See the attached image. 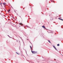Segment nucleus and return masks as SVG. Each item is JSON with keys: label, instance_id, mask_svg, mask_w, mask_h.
I'll return each mask as SVG.
<instances>
[{"label": "nucleus", "instance_id": "nucleus-1", "mask_svg": "<svg viewBox=\"0 0 63 63\" xmlns=\"http://www.w3.org/2000/svg\"><path fill=\"white\" fill-rule=\"evenodd\" d=\"M31 51L32 53L33 54H36V53H37V52L35 51H32V50H31Z\"/></svg>", "mask_w": 63, "mask_h": 63}, {"label": "nucleus", "instance_id": "nucleus-2", "mask_svg": "<svg viewBox=\"0 0 63 63\" xmlns=\"http://www.w3.org/2000/svg\"><path fill=\"white\" fill-rule=\"evenodd\" d=\"M30 47L31 48V50H32V49H33V47H31V46H30Z\"/></svg>", "mask_w": 63, "mask_h": 63}, {"label": "nucleus", "instance_id": "nucleus-3", "mask_svg": "<svg viewBox=\"0 0 63 63\" xmlns=\"http://www.w3.org/2000/svg\"><path fill=\"white\" fill-rule=\"evenodd\" d=\"M42 27L46 29V27L45 26H42Z\"/></svg>", "mask_w": 63, "mask_h": 63}, {"label": "nucleus", "instance_id": "nucleus-4", "mask_svg": "<svg viewBox=\"0 0 63 63\" xmlns=\"http://www.w3.org/2000/svg\"><path fill=\"white\" fill-rule=\"evenodd\" d=\"M3 4L4 5H6V3H5V2H4L3 3Z\"/></svg>", "mask_w": 63, "mask_h": 63}, {"label": "nucleus", "instance_id": "nucleus-5", "mask_svg": "<svg viewBox=\"0 0 63 63\" xmlns=\"http://www.w3.org/2000/svg\"><path fill=\"white\" fill-rule=\"evenodd\" d=\"M19 24L20 25H22V24H21V23H20Z\"/></svg>", "mask_w": 63, "mask_h": 63}, {"label": "nucleus", "instance_id": "nucleus-6", "mask_svg": "<svg viewBox=\"0 0 63 63\" xmlns=\"http://www.w3.org/2000/svg\"><path fill=\"white\" fill-rule=\"evenodd\" d=\"M59 19H60V20H61V19L60 18H59Z\"/></svg>", "mask_w": 63, "mask_h": 63}, {"label": "nucleus", "instance_id": "nucleus-7", "mask_svg": "<svg viewBox=\"0 0 63 63\" xmlns=\"http://www.w3.org/2000/svg\"><path fill=\"white\" fill-rule=\"evenodd\" d=\"M57 46H60L59 44H58L57 45Z\"/></svg>", "mask_w": 63, "mask_h": 63}, {"label": "nucleus", "instance_id": "nucleus-8", "mask_svg": "<svg viewBox=\"0 0 63 63\" xmlns=\"http://www.w3.org/2000/svg\"><path fill=\"white\" fill-rule=\"evenodd\" d=\"M54 47V48H56V47H55L54 46H53Z\"/></svg>", "mask_w": 63, "mask_h": 63}, {"label": "nucleus", "instance_id": "nucleus-9", "mask_svg": "<svg viewBox=\"0 0 63 63\" xmlns=\"http://www.w3.org/2000/svg\"><path fill=\"white\" fill-rule=\"evenodd\" d=\"M55 49L56 50H57V48H55Z\"/></svg>", "mask_w": 63, "mask_h": 63}, {"label": "nucleus", "instance_id": "nucleus-10", "mask_svg": "<svg viewBox=\"0 0 63 63\" xmlns=\"http://www.w3.org/2000/svg\"><path fill=\"white\" fill-rule=\"evenodd\" d=\"M53 0H50V1H51H51H53Z\"/></svg>", "mask_w": 63, "mask_h": 63}, {"label": "nucleus", "instance_id": "nucleus-11", "mask_svg": "<svg viewBox=\"0 0 63 63\" xmlns=\"http://www.w3.org/2000/svg\"><path fill=\"white\" fill-rule=\"evenodd\" d=\"M61 20H62V21H63V19H61Z\"/></svg>", "mask_w": 63, "mask_h": 63}, {"label": "nucleus", "instance_id": "nucleus-12", "mask_svg": "<svg viewBox=\"0 0 63 63\" xmlns=\"http://www.w3.org/2000/svg\"><path fill=\"white\" fill-rule=\"evenodd\" d=\"M48 41L49 42V43H50V40H49Z\"/></svg>", "mask_w": 63, "mask_h": 63}, {"label": "nucleus", "instance_id": "nucleus-13", "mask_svg": "<svg viewBox=\"0 0 63 63\" xmlns=\"http://www.w3.org/2000/svg\"><path fill=\"white\" fill-rule=\"evenodd\" d=\"M10 9H9V10H8V12H10Z\"/></svg>", "mask_w": 63, "mask_h": 63}, {"label": "nucleus", "instance_id": "nucleus-14", "mask_svg": "<svg viewBox=\"0 0 63 63\" xmlns=\"http://www.w3.org/2000/svg\"><path fill=\"white\" fill-rule=\"evenodd\" d=\"M17 53V54H18L17 53Z\"/></svg>", "mask_w": 63, "mask_h": 63}, {"label": "nucleus", "instance_id": "nucleus-15", "mask_svg": "<svg viewBox=\"0 0 63 63\" xmlns=\"http://www.w3.org/2000/svg\"><path fill=\"white\" fill-rule=\"evenodd\" d=\"M54 60H55V59H54Z\"/></svg>", "mask_w": 63, "mask_h": 63}]
</instances>
